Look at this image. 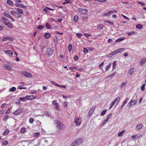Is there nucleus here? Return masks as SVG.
Returning a JSON list of instances; mask_svg holds the SVG:
<instances>
[{"label":"nucleus","mask_w":146,"mask_h":146,"mask_svg":"<svg viewBox=\"0 0 146 146\" xmlns=\"http://www.w3.org/2000/svg\"><path fill=\"white\" fill-rule=\"evenodd\" d=\"M18 12L21 14H23V11L22 9L19 8H17V9Z\"/></svg>","instance_id":"34"},{"label":"nucleus","mask_w":146,"mask_h":146,"mask_svg":"<svg viewBox=\"0 0 146 146\" xmlns=\"http://www.w3.org/2000/svg\"><path fill=\"white\" fill-rule=\"evenodd\" d=\"M37 96H34L33 95L26 96V98L27 100H32L35 99L37 98Z\"/></svg>","instance_id":"8"},{"label":"nucleus","mask_w":146,"mask_h":146,"mask_svg":"<svg viewBox=\"0 0 146 146\" xmlns=\"http://www.w3.org/2000/svg\"><path fill=\"white\" fill-rule=\"evenodd\" d=\"M4 66L5 68L9 70H11L12 69L11 67L7 64L4 65Z\"/></svg>","instance_id":"25"},{"label":"nucleus","mask_w":146,"mask_h":146,"mask_svg":"<svg viewBox=\"0 0 146 146\" xmlns=\"http://www.w3.org/2000/svg\"><path fill=\"white\" fill-rule=\"evenodd\" d=\"M133 99H131V100H130L127 106L129 107H130L132 106L133 105Z\"/></svg>","instance_id":"18"},{"label":"nucleus","mask_w":146,"mask_h":146,"mask_svg":"<svg viewBox=\"0 0 146 146\" xmlns=\"http://www.w3.org/2000/svg\"><path fill=\"white\" fill-rule=\"evenodd\" d=\"M51 83L52 84L54 85H55L58 87V86H59V84L57 83L56 82H55L54 81H51Z\"/></svg>","instance_id":"31"},{"label":"nucleus","mask_w":146,"mask_h":146,"mask_svg":"<svg viewBox=\"0 0 146 146\" xmlns=\"http://www.w3.org/2000/svg\"><path fill=\"white\" fill-rule=\"evenodd\" d=\"M11 13L13 15H15L17 13L14 11L12 10L11 11Z\"/></svg>","instance_id":"39"},{"label":"nucleus","mask_w":146,"mask_h":146,"mask_svg":"<svg viewBox=\"0 0 146 146\" xmlns=\"http://www.w3.org/2000/svg\"><path fill=\"white\" fill-rule=\"evenodd\" d=\"M40 134L39 132H36L35 133L34 136L35 137H38L39 135H40Z\"/></svg>","instance_id":"44"},{"label":"nucleus","mask_w":146,"mask_h":146,"mask_svg":"<svg viewBox=\"0 0 146 146\" xmlns=\"http://www.w3.org/2000/svg\"><path fill=\"white\" fill-rule=\"evenodd\" d=\"M63 105L64 108H66L68 105L67 103L66 102H64L63 104Z\"/></svg>","instance_id":"58"},{"label":"nucleus","mask_w":146,"mask_h":146,"mask_svg":"<svg viewBox=\"0 0 146 146\" xmlns=\"http://www.w3.org/2000/svg\"><path fill=\"white\" fill-rule=\"evenodd\" d=\"M3 15L4 16L6 17H7L8 18L10 19L13 22H14L15 21V20L13 19L12 17H11L9 14L8 13H6L4 12L3 13Z\"/></svg>","instance_id":"10"},{"label":"nucleus","mask_w":146,"mask_h":146,"mask_svg":"<svg viewBox=\"0 0 146 146\" xmlns=\"http://www.w3.org/2000/svg\"><path fill=\"white\" fill-rule=\"evenodd\" d=\"M22 85H20L18 87L17 89H19L21 90L22 89H26V87H21Z\"/></svg>","instance_id":"52"},{"label":"nucleus","mask_w":146,"mask_h":146,"mask_svg":"<svg viewBox=\"0 0 146 146\" xmlns=\"http://www.w3.org/2000/svg\"><path fill=\"white\" fill-rule=\"evenodd\" d=\"M26 96L25 97H21L19 99V100L22 101L23 102H26L27 99L26 98Z\"/></svg>","instance_id":"15"},{"label":"nucleus","mask_w":146,"mask_h":146,"mask_svg":"<svg viewBox=\"0 0 146 146\" xmlns=\"http://www.w3.org/2000/svg\"><path fill=\"white\" fill-rule=\"evenodd\" d=\"M128 100V98H127V99L125 100H124V101L123 102L122 105L121 106V108H122L123 107L124 105H125V104L127 102Z\"/></svg>","instance_id":"19"},{"label":"nucleus","mask_w":146,"mask_h":146,"mask_svg":"<svg viewBox=\"0 0 146 146\" xmlns=\"http://www.w3.org/2000/svg\"><path fill=\"white\" fill-rule=\"evenodd\" d=\"M50 36V35L49 33H46L45 34L44 36Z\"/></svg>","instance_id":"57"},{"label":"nucleus","mask_w":146,"mask_h":146,"mask_svg":"<svg viewBox=\"0 0 146 146\" xmlns=\"http://www.w3.org/2000/svg\"><path fill=\"white\" fill-rule=\"evenodd\" d=\"M78 19V17L77 16H75L74 18V21H77Z\"/></svg>","instance_id":"45"},{"label":"nucleus","mask_w":146,"mask_h":146,"mask_svg":"<svg viewBox=\"0 0 146 146\" xmlns=\"http://www.w3.org/2000/svg\"><path fill=\"white\" fill-rule=\"evenodd\" d=\"M72 44H69L68 46V51L69 52H70L71 51V50L72 48Z\"/></svg>","instance_id":"26"},{"label":"nucleus","mask_w":146,"mask_h":146,"mask_svg":"<svg viewBox=\"0 0 146 146\" xmlns=\"http://www.w3.org/2000/svg\"><path fill=\"white\" fill-rule=\"evenodd\" d=\"M54 123H55L57 128L59 130L64 129V126L62 123L58 120H55Z\"/></svg>","instance_id":"1"},{"label":"nucleus","mask_w":146,"mask_h":146,"mask_svg":"<svg viewBox=\"0 0 146 146\" xmlns=\"http://www.w3.org/2000/svg\"><path fill=\"white\" fill-rule=\"evenodd\" d=\"M88 50L85 48H84L83 52L85 54H86L88 52Z\"/></svg>","instance_id":"36"},{"label":"nucleus","mask_w":146,"mask_h":146,"mask_svg":"<svg viewBox=\"0 0 146 146\" xmlns=\"http://www.w3.org/2000/svg\"><path fill=\"white\" fill-rule=\"evenodd\" d=\"M143 127V125L141 124H138L137 125L136 127V129L137 130H140Z\"/></svg>","instance_id":"16"},{"label":"nucleus","mask_w":146,"mask_h":146,"mask_svg":"<svg viewBox=\"0 0 146 146\" xmlns=\"http://www.w3.org/2000/svg\"><path fill=\"white\" fill-rule=\"evenodd\" d=\"M115 104L114 102L113 101V102L111 103V105L110 106V108L109 109H111L112 107L114 105V104Z\"/></svg>","instance_id":"63"},{"label":"nucleus","mask_w":146,"mask_h":146,"mask_svg":"<svg viewBox=\"0 0 146 146\" xmlns=\"http://www.w3.org/2000/svg\"><path fill=\"white\" fill-rule=\"evenodd\" d=\"M107 121L108 120L107 119L104 120L103 122L102 125H104V124H105Z\"/></svg>","instance_id":"64"},{"label":"nucleus","mask_w":146,"mask_h":146,"mask_svg":"<svg viewBox=\"0 0 146 146\" xmlns=\"http://www.w3.org/2000/svg\"><path fill=\"white\" fill-rule=\"evenodd\" d=\"M136 27L137 29H141L143 28V25L141 24H138L136 25Z\"/></svg>","instance_id":"20"},{"label":"nucleus","mask_w":146,"mask_h":146,"mask_svg":"<svg viewBox=\"0 0 146 146\" xmlns=\"http://www.w3.org/2000/svg\"><path fill=\"white\" fill-rule=\"evenodd\" d=\"M6 105V103H5L4 104H3L1 106V108L2 109H3L5 106Z\"/></svg>","instance_id":"61"},{"label":"nucleus","mask_w":146,"mask_h":146,"mask_svg":"<svg viewBox=\"0 0 146 146\" xmlns=\"http://www.w3.org/2000/svg\"><path fill=\"white\" fill-rule=\"evenodd\" d=\"M9 37H3L2 39L3 41H5L9 40Z\"/></svg>","instance_id":"47"},{"label":"nucleus","mask_w":146,"mask_h":146,"mask_svg":"<svg viewBox=\"0 0 146 146\" xmlns=\"http://www.w3.org/2000/svg\"><path fill=\"white\" fill-rule=\"evenodd\" d=\"M34 119L33 118H30L29 119V122L31 123H33Z\"/></svg>","instance_id":"42"},{"label":"nucleus","mask_w":146,"mask_h":146,"mask_svg":"<svg viewBox=\"0 0 146 146\" xmlns=\"http://www.w3.org/2000/svg\"><path fill=\"white\" fill-rule=\"evenodd\" d=\"M6 21L5 22L4 24L10 28H13V26L10 22L9 21V20H6Z\"/></svg>","instance_id":"9"},{"label":"nucleus","mask_w":146,"mask_h":146,"mask_svg":"<svg viewBox=\"0 0 146 146\" xmlns=\"http://www.w3.org/2000/svg\"><path fill=\"white\" fill-rule=\"evenodd\" d=\"M141 135H137L136 134L133 135L131 136V139H137V137L138 138H139Z\"/></svg>","instance_id":"12"},{"label":"nucleus","mask_w":146,"mask_h":146,"mask_svg":"<svg viewBox=\"0 0 146 146\" xmlns=\"http://www.w3.org/2000/svg\"><path fill=\"white\" fill-rule=\"evenodd\" d=\"M15 6L17 7H18L21 8L22 4L19 3H17L15 4Z\"/></svg>","instance_id":"46"},{"label":"nucleus","mask_w":146,"mask_h":146,"mask_svg":"<svg viewBox=\"0 0 146 146\" xmlns=\"http://www.w3.org/2000/svg\"><path fill=\"white\" fill-rule=\"evenodd\" d=\"M54 50L51 48H48L46 50V55L48 57L51 56L53 53Z\"/></svg>","instance_id":"3"},{"label":"nucleus","mask_w":146,"mask_h":146,"mask_svg":"<svg viewBox=\"0 0 146 146\" xmlns=\"http://www.w3.org/2000/svg\"><path fill=\"white\" fill-rule=\"evenodd\" d=\"M117 11L115 10H113L112 11H109V13L111 14V13H113L114 12L117 13Z\"/></svg>","instance_id":"55"},{"label":"nucleus","mask_w":146,"mask_h":146,"mask_svg":"<svg viewBox=\"0 0 146 146\" xmlns=\"http://www.w3.org/2000/svg\"><path fill=\"white\" fill-rule=\"evenodd\" d=\"M120 100V98L119 97H117L113 101L116 104V105H117L119 103V102Z\"/></svg>","instance_id":"14"},{"label":"nucleus","mask_w":146,"mask_h":146,"mask_svg":"<svg viewBox=\"0 0 146 146\" xmlns=\"http://www.w3.org/2000/svg\"><path fill=\"white\" fill-rule=\"evenodd\" d=\"M82 117H76L75 119L74 122L76 125L80 126L82 122Z\"/></svg>","instance_id":"2"},{"label":"nucleus","mask_w":146,"mask_h":146,"mask_svg":"<svg viewBox=\"0 0 146 146\" xmlns=\"http://www.w3.org/2000/svg\"><path fill=\"white\" fill-rule=\"evenodd\" d=\"M96 108V107L94 106H93L90 110V111L89 112V114L88 115L89 116H90L91 115H92V113H93V112L94 111V110Z\"/></svg>","instance_id":"13"},{"label":"nucleus","mask_w":146,"mask_h":146,"mask_svg":"<svg viewBox=\"0 0 146 146\" xmlns=\"http://www.w3.org/2000/svg\"><path fill=\"white\" fill-rule=\"evenodd\" d=\"M16 89V87H13L10 88L9 90V91L10 92H13L15 91Z\"/></svg>","instance_id":"27"},{"label":"nucleus","mask_w":146,"mask_h":146,"mask_svg":"<svg viewBox=\"0 0 146 146\" xmlns=\"http://www.w3.org/2000/svg\"><path fill=\"white\" fill-rule=\"evenodd\" d=\"M145 84H143L141 88V90L143 91L145 90Z\"/></svg>","instance_id":"49"},{"label":"nucleus","mask_w":146,"mask_h":146,"mask_svg":"<svg viewBox=\"0 0 146 146\" xmlns=\"http://www.w3.org/2000/svg\"><path fill=\"white\" fill-rule=\"evenodd\" d=\"M5 52L6 54L10 55H12L13 54V52L11 51L10 50H7L5 51Z\"/></svg>","instance_id":"24"},{"label":"nucleus","mask_w":146,"mask_h":146,"mask_svg":"<svg viewBox=\"0 0 146 146\" xmlns=\"http://www.w3.org/2000/svg\"><path fill=\"white\" fill-rule=\"evenodd\" d=\"M24 111V109L23 108H20L18 110L15 111L13 112V114L15 115H18L21 112H22Z\"/></svg>","instance_id":"7"},{"label":"nucleus","mask_w":146,"mask_h":146,"mask_svg":"<svg viewBox=\"0 0 146 146\" xmlns=\"http://www.w3.org/2000/svg\"><path fill=\"white\" fill-rule=\"evenodd\" d=\"M46 27L47 29H51V27L50 25L48 23H46Z\"/></svg>","instance_id":"33"},{"label":"nucleus","mask_w":146,"mask_h":146,"mask_svg":"<svg viewBox=\"0 0 146 146\" xmlns=\"http://www.w3.org/2000/svg\"><path fill=\"white\" fill-rule=\"evenodd\" d=\"M59 104L58 103H57L56 105H55V108L57 109L58 110H59Z\"/></svg>","instance_id":"32"},{"label":"nucleus","mask_w":146,"mask_h":146,"mask_svg":"<svg viewBox=\"0 0 146 146\" xmlns=\"http://www.w3.org/2000/svg\"><path fill=\"white\" fill-rule=\"evenodd\" d=\"M112 115V113H111L109 114L107 116V119L108 120L111 116Z\"/></svg>","instance_id":"56"},{"label":"nucleus","mask_w":146,"mask_h":146,"mask_svg":"<svg viewBox=\"0 0 146 146\" xmlns=\"http://www.w3.org/2000/svg\"><path fill=\"white\" fill-rule=\"evenodd\" d=\"M9 117V116L8 115H6L3 118V120H6Z\"/></svg>","instance_id":"53"},{"label":"nucleus","mask_w":146,"mask_h":146,"mask_svg":"<svg viewBox=\"0 0 146 146\" xmlns=\"http://www.w3.org/2000/svg\"><path fill=\"white\" fill-rule=\"evenodd\" d=\"M78 11L79 13L83 14H86L88 12V11L87 9L82 8L78 9Z\"/></svg>","instance_id":"6"},{"label":"nucleus","mask_w":146,"mask_h":146,"mask_svg":"<svg viewBox=\"0 0 146 146\" xmlns=\"http://www.w3.org/2000/svg\"><path fill=\"white\" fill-rule=\"evenodd\" d=\"M104 64V62H102L99 65V67L100 68H102V67H101L102 66H103Z\"/></svg>","instance_id":"59"},{"label":"nucleus","mask_w":146,"mask_h":146,"mask_svg":"<svg viewBox=\"0 0 146 146\" xmlns=\"http://www.w3.org/2000/svg\"><path fill=\"white\" fill-rule=\"evenodd\" d=\"M8 143L7 141H5L3 143V144L5 145H6L8 144Z\"/></svg>","instance_id":"60"},{"label":"nucleus","mask_w":146,"mask_h":146,"mask_svg":"<svg viewBox=\"0 0 146 146\" xmlns=\"http://www.w3.org/2000/svg\"><path fill=\"white\" fill-rule=\"evenodd\" d=\"M134 68H131L129 70L128 72L131 74H132L134 72Z\"/></svg>","instance_id":"28"},{"label":"nucleus","mask_w":146,"mask_h":146,"mask_svg":"<svg viewBox=\"0 0 146 146\" xmlns=\"http://www.w3.org/2000/svg\"><path fill=\"white\" fill-rule=\"evenodd\" d=\"M125 130H123L119 132L118 134V136L119 137L121 136L122 135L123 133H125Z\"/></svg>","instance_id":"29"},{"label":"nucleus","mask_w":146,"mask_h":146,"mask_svg":"<svg viewBox=\"0 0 146 146\" xmlns=\"http://www.w3.org/2000/svg\"><path fill=\"white\" fill-rule=\"evenodd\" d=\"M7 2V3L10 5L13 6L14 5V3L11 0H8Z\"/></svg>","instance_id":"21"},{"label":"nucleus","mask_w":146,"mask_h":146,"mask_svg":"<svg viewBox=\"0 0 146 146\" xmlns=\"http://www.w3.org/2000/svg\"><path fill=\"white\" fill-rule=\"evenodd\" d=\"M135 32L134 31H131L130 32H128L127 34L128 36H129L131 35L132 34H133Z\"/></svg>","instance_id":"50"},{"label":"nucleus","mask_w":146,"mask_h":146,"mask_svg":"<svg viewBox=\"0 0 146 146\" xmlns=\"http://www.w3.org/2000/svg\"><path fill=\"white\" fill-rule=\"evenodd\" d=\"M117 53H120L123 51L125 50V49L124 48H119L118 49H117L116 50Z\"/></svg>","instance_id":"22"},{"label":"nucleus","mask_w":146,"mask_h":146,"mask_svg":"<svg viewBox=\"0 0 146 146\" xmlns=\"http://www.w3.org/2000/svg\"><path fill=\"white\" fill-rule=\"evenodd\" d=\"M137 3H138L139 4L141 5L142 6H145V4H144V3H141L139 1H137Z\"/></svg>","instance_id":"62"},{"label":"nucleus","mask_w":146,"mask_h":146,"mask_svg":"<svg viewBox=\"0 0 146 146\" xmlns=\"http://www.w3.org/2000/svg\"><path fill=\"white\" fill-rule=\"evenodd\" d=\"M127 82H125L124 83V82H123L121 84V87L122 88L126 84Z\"/></svg>","instance_id":"51"},{"label":"nucleus","mask_w":146,"mask_h":146,"mask_svg":"<svg viewBox=\"0 0 146 146\" xmlns=\"http://www.w3.org/2000/svg\"><path fill=\"white\" fill-rule=\"evenodd\" d=\"M137 98V95L136 94H135L134 96H133V98H132V99H133V104L134 105L137 103V101L135 99Z\"/></svg>","instance_id":"11"},{"label":"nucleus","mask_w":146,"mask_h":146,"mask_svg":"<svg viewBox=\"0 0 146 146\" xmlns=\"http://www.w3.org/2000/svg\"><path fill=\"white\" fill-rule=\"evenodd\" d=\"M70 146H78L73 141L71 143Z\"/></svg>","instance_id":"41"},{"label":"nucleus","mask_w":146,"mask_h":146,"mask_svg":"<svg viewBox=\"0 0 146 146\" xmlns=\"http://www.w3.org/2000/svg\"><path fill=\"white\" fill-rule=\"evenodd\" d=\"M72 0H65V1H66V2H64L63 3V5H64L65 4H68L70 2H71L70 1H72Z\"/></svg>","instance_id":"40"},{"label":"nucleus","mask_w":146,"mask_h":146,"mask_svg":"<svg viewBox=\"0 0 146 146\" xmlns=\"http://www.w3.org/2000/svg\"><path fill=\"white\" fill-rule=\"evenodd\" d=\"M9 131V129H7L4 132L3 134V135H5L7 134Z\"/></svg>","instance_id":"30"},{"label":"nucleus","mask_w":146,"mask_h":146,"mask_svg":"<svg viewBox=\"0 0 146 146\" xmlns=\"http://www.w3.org/2000/svg\"><path fill=\"white\" fill-rule=\"evenodd\" d=\"M125 39V37H122L121 38H119L116 40V42H118L123 40Z\"/></svg>","instance_id":"23"},{"label":"nucleus","mask_w":146,"mask_h":146,"mask_svg":"<svg viewBox=\"0 0 146 146\" xmlns=\"http://www.w3.org/2000/svg\"><path fill=\"white\" fill-rule=\"evenodd\" d=\"M22 74L27 77H32V75L30 73L24 71L22 72L21 73Z\"/></svg>","instance_id":"5"},{"label":"nucleus","mask_w":146,"mask_h":146,"mask_svg":"<svg viewBox=\"0 0 146 146\" xmlns=\"http://www.w3.org/2000/svg\"><path fill=\"white\" fill-rule=\"evenodd\" d=\"M78 146L81 145L82 142V139L81 138H77L73 141Z\"/></svg>","instance_id":"4"},{"label":"nucleus","mask_w":146,"mask_h":146,"mask_svg":"<svg viewBox=\"0 0 146 146\" xmlns=\"http://www.w3.org/2000/svg\"><path fill=\"white\" fill-rule=\"evenodd\" d=\"M107 111L106 110H104L103 111H102L101 113V115L102 116H103L105 114Z\"/></svg>","instance_id":"38"},{"label":"nucleus","mask_w":146,"mask_h":146,"mask_svg":"<svg viewBox=\"0 0 146 146\" xmlns=\"http://www.w3.org/2000/svg\"><path fill=\"white\" fill-rule=\"evenodd\" d=\"M117 53H118L116 50L111 52V54H112V55H114Z\"/></svg>","instance_id":"48"},{"label":"nucleus","mask_w":146,"mask_h":146,"mask_svg":"<svg viewBox=\"0 0 146 146\" xmlns=\"http://www.w3.org/2000/svg\"><path fill=\"white\" fill-rule=\"evenodd\" d=\"M111 66V64L110 63L106 67V71H107L109 69V68Z\"/></svg>","instance_id":"37"},{"label":"nucleus","mask_w":146,"mask_h":146,"mask_svg":"<svg viewBox=\"0 0 146 146\" xmlns=\"http://www.w3.org/2000/svg\"><path fill=\"white\" fill-rule=\"evenodd\" d=\"M146 62V58H143L142 60L140 62V64L141 65H143Z\"/></svg>","instance_id":"17"},{"label":"nucleus","mask_w":146,"mask_h":146,"mask_svg":"<svg viewBox=\"0 0 146 146\" xmlns=\"http://www.w3.org/2000/svg\"><path fill=\"white\" fill-rule=\"evenodd\" d=\"M26 131V129L25 128L23 127L20 130V132L21 133H24Z\"/></svg>","instance_id":"35"},{"label":"nucleus","mask_w":146,"mask_h":146,"mask_svg":"<svg viewBox=\"0 0 146 146\" xmlns=\"http://www.w3.org/2000/svg\"><path fill=\"white\" fill-rule=\"evenodd\" d=\"M104 26L102 24H100L98 26V29H101Z\"/></svg>","instance_id":"43"},{"label":"nucleus","mask_w":146,"mask_h":146,"mask_svg":"<svg viewBox=\"0 0 146 146\" xmlns=\"http://www.w3.org/2000/svg\"><path fill=\"white\" fill-rule=\"evenodd\" d=\"M43 26H42V25L38 26L37 27V29H43Z\"/></svg>","instance_id":"54"}]
</instances>
